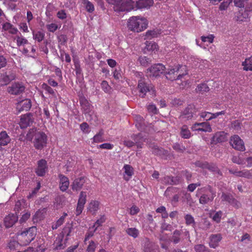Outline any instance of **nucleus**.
Segmentation results:
<instances>
[{
    "instance_id": "obj_1",
    "label": "nucleus",
    "mask_w": 252,
    "mask_h": 252,
    "mask_svg": "<svg viewBox=\"0 0 252 252\" xmlns=\"http://www.w3.org/2000/svg\"><path fill=\"white\" fill-rule=\"evenodd\" d=\"M27 139L32 141L33 138V145L37 150H42L46 146L47 137L42 131H37L36 128H31L26 135Z\"/></svg>"
},
{
    "instance_id": "obj_2",
    "label": "nucleus",
    "mask_w": 252,
    "mask_h": 252,
    "mask_svg": "<svg viewBox=\"0 0 252 252\" xmlns=\"http://www.w3.org/2000/svg\"><path fill=\"white\" fill-rule=\"evenodd\" d=\"M196 196L199 197V202L201 204H206L213 201L216 196V192L214 190L212 187L208 186L200 189L197 190Z\"/></svg>"
},
{
    "instance_id": "obj_3",
    "label": "nucleus",
    "mask_w": 252,
    "mask_h": 252,
    "mask_svg": "<svg viewBox=\"0 0 252 252\" xmlns=\"http://www.w3.org/2000/svg\"><path fill=\"white\" fill-rule=\"evenodd\" d=\"M148 26L147 20L144 18L132 17L129 19L127 27L131 31L137 32H140L146 29Z\"/></svg>"
},
{
    "instance_id": "obj_4",
    "label": "nucleus",
    "mask_w": 252,
    "mask_h": 252,
    "mask_svg": "<svg viewBox=\"0 0 252 252\" xmlns=\"http://www.w3.org/2000/svg\"><path fill=\"white\" fill-rule=\"evenodd\" d=\"M35 235V227H31L26 231L21 232L19 239L20 245H28L34 239Z\"/></svg>"
},
{
    "instance_id": "obj_5",
    "label": "nucleus",
    "mask_w": 252,
    "mask_h": 252,
    "mask_svg": "<svg viewBox=\"0 0 252 252\" xmlns=\"http://www.w3.org/2000/svg\"><path fill=\"white\" fill-rule=\"evenodd\" d=\"M137 90L139 93V96L144 97L147 92H152L153 94L155 90L152 85L144 77H141L138 80Z\"/></svg>"
},
{
    "instance_id": "obj_6",
    "label": "nucleus",
    "mask_w": 252,
    "mask_h": 252,
    "mask_svg": "<svg viewBox=\"0 0 252 252\" xmlns=\"http://www.w3.org/2000/svg\"><path fill=\"white\" fill-rule=\"evenodd\" d=\"M180 67L181 66L180 65L175 67L170 66L167 69V71H165V70L164 73L166 79L171 81L181 79L184 76V74H180L177 75V74L176 73L178 72Z\"/></svg>"
},
{
    "instance_id": "obj_7",
    "label": "nucleus",
    "mask_w": 252,
    "mask_h": 252,
    "mask_svg": "<svg viewBox=\"0 0 252 252\" xmlns=\"http://www.w3.org/2000/svg\"><path fill=\"white\" fill-rule=\"evenodd\" d=\"M134 5L133 0H121L114 8L115 11L127 12L133 9Z\"/></svg>"
},
{
    "instance_id": "obj_8",
    "label": "nucleus",
    "mask_w": 252,
    "mask_h": 252,
    "mask_svg": "<svg viewBox=\"0 0 252 252\" xmlns=\"http://www.w3.org/2000/svg\"><path fill=\"white\" fill-rule=\"evenodd\" d=\"M16 78V73L12 70H8L4 73H0V87L8 84Z\"/></svg>"
},
{
    "instance_id": "obj_9",
    "label": "nucleus",
    "mask_w": 252,
    "mask_h": 252,
    "mask_svg": "<svg viewBox=\"0 0 252 252\" xmlns=\"http://www.w3.org/2000/svg\"><path fill=\"white\" fill-rule=\"evenodd\" d=\"M197 109L193 104H189L182 112L180 118L182 119H191L192 118L197 117Z\"/></svg>"
},
{
    "instance_id": "obj_10",
    "label": "nucleus",
    "mask_w": 252,
    "mask_h": 252,
    "mask_svg": "<svg viewBox=\"0 0 252 252\" xmlns=\"http://www.w3.org/2000/svg\"><path fill=\"white\" fill-rule=\"evenodd\" d=\"M165 67L161 63L152 65L147 69V74L150 77H158L164 72Z\"/></svg>"
},
{
    "instance_id": "obj_11",
    "label": "nucleus",
    "mask_w": 252,
    "mask_h": 252,
    "mask_svg": "<svg viewBox=\"0 0 252 252\" xmlns=\"http://www.w3.org/2000/svg\"><path fill=\"white\" fill-rule=\"evenodd\" d=\"M131 138L134 142L130 140H125L124 141V144L128 148H131L136 144L138 148H141L142 143L144 141L143 137L141 133L133 134L131 136Z\"/></svg>"
},
{
    "instance_id": "obj_12",
    "label": "nucleus",
    "mask_w": 252,
    "mask_h": 252,
    "mask_svg": "<svg viewBox=\"0 0 252 252\" xmlns=\"http://www.w3.org/2000/svg\"><path fill=\"white\" fill-rule=\"evenodd\" d=\"M25 87L22 83L15 82L7 88V92L12 95H19L23 93Z\"/></svg>"
},
{
    "instance_id": "obj_13",
    "label": "nucleus",
    "mask_w": 252,
    "mask_h": 252,
    "mask_svg": "<svg viewBox=\"0 0 252 252\" xmlns=\"http://www.w3.org/2000/svg\"><path fill=\"white\" fill-rule=\"evenodd\" d=\"M230 143L233 148L236 150L244 151L245 150L244 143L238 135H235L230 139Z\"/></svg>"
},
{
    "instance_id": "obj_14",
    "label": "nucleus",
    "mask_w": 252,
    "mask_h": 252,
    "mask_svg": "<svg viewBox=\"0 0 252 252\" xmlns=\"http://www.w3.org/2000/svg\"><path fill=\"white\" fill-rule=\"evenodd\" d=\"M87 192L86 191H81L79 199L77 202V205L76 209V215L79 216L80 215L84 207V205L85 204L87 201Z\"/></svg>"
},
{
    "instance_id": "obj_15",
    "label": "nucleus",
    "mask_w": 252,
    "mask_h": 252,
    "mask_svg": "<svg viewBox=\"0 0 252 252\" xmlns=\"http://www.w3.org/2000/svg\"><path fill=\"white\" fill-rule=\"evenodd\" d=\"M48 167L46 160L41 159L38 161L37 166L35 169V173L38 176L43 177L48 171Z\"/></svg>"
},
{
    "instance_id": "obj_16",
    "label": "nucleus",
    "mask_w": 252,
    "mask_h": 252,
    "mask_svg": "<svg viewBox=\"0 0 252 252\" xmlns=\"http://www.w3.org/2000/svg\"><path fill=\"white\" fill-rule=\"evenodd\" d=\"M162 183L166 185H177L181 184L182 181V178L181 176H166L162 178Z\"/></svg>"
},
{
    "instance_id": "obj_17",
    "label": "nucleus",
    "mask_w": 252,
    "mask_h": 252,
    "mask_svg": "<svg viewBox=\"0 0 252 252\" xmlns=\"http://www.w3.org/2000/svg\"><path fill=\"white\" fill-rule=\"evenodd\" d=\"M34 122L33 115L28 113L21 116L20 126L22 128H25L31 126Z\"/></svg>"
},
{
    "instance_id": "obj_18",
    "label": "nucleus",
    "mask_w": 252,
    "mask_h": 252,
    "mask_svg": "<svg viewBox=\"0 0 252 252\" xmlns=\"http://www.w3.org/2000/svg\"><path fill=\"white\" fill-rule=\"evenodd\" d=\"M228 171L230 174H233L237 177H244L248 179L252 177V170H243L238 171L232 168L228 169Z\"/></svg>"
},
{
    "instance_id": "obj_19",
    "label": "nucleus",
    "mask_w": 252,
    "mask_h": 252,
    "mask_svg": "<svg viewBox=\"0 0 252 252\" xmlns=\"http://www.w3.org/2000/svg\"><path fill=\"white\" fill-rule=\"evenodd\" d=\"M227 139V134L224 131H219L216 132L212 137L211 143L216 144L218 143H221L226 141Z\"/></svg>"
},
{
    "instance_id": "obj_20",
    "label": "nucleus",
    "mask_w": 252,
    "mask_h": 252,
    "mask_svg": "<svg viewBox=\"0 0 252 252\" xmlns=\"http://www.w3.org/2000/svg\"><path fill=\"white\" fill-rule=\"evenodd\" d=\"M209 239V246L215 249L219 246V243L222 239V236L220 233L211 234L210 236Z\"/></svg>"
},
{
    "instance_id": "obj_21",
    "label": "nucleus",
    "mask_w": 252,
    "mask_h": 252,
    "mask_svg": "<svg viewBox=\"0 0 252 252\" xmlns=\"http://www.w3.org/2000/svg\"><path fill=\"white\" fill-rule=\"evenodd\" d=\"M32 106L31 100L29 99H26L17 103V109L19 112L22 111H28Z\"/></svg>"
},
{
    "instance_id": "obj_22",
    "label": "nucleus",
    "mask_w": 252,
    "mask_h": 252,
    "mask_svg": "<svg viewBox=\"0 0 252 252\" xmlns=\"http://www.w3.org/2000/svg\"><path fill=\"white\" fill-rule=\"evenodd\" d=\"M67 241V238L64 239V237L63 236V235L59 234L54 242L55 249L62 250L64 249L66 247Z\"/></svg>"
},
{
    "instance_id": "obj_23",
    "label": "nucleus",
    "mask_w": 252,
    "mask_h": 252,
    "mask_svg": "<svg viewBox=\"0 0 252 252\" xmlns=\"http://www.w3.org/2000/svg\"><path fill=\"white\" fill-rule=\"evenodd\" d=\"M86 179L84 177H80L76 178L71 185V188L73 190L78 191L80 190L85 183Z\"/></svg>"
},
{
    "instance_id": "obj_24",
    "label": "nucleus",
    "mask_w": 252,
    "mask_h": 252,
    "mask_svg": "<svg viewBox=\"0 0 252 252\" xmlns=\"http://www.w3.org/2000/svg\"><path fill=\"white\" fill-rule=\"evenodd\" d=\"M18 217L16 214H11L5 217L4 222L6 227H12L17 221Z\"/></svg>"
},
{
    "instance_id": "obj_25",
    "label": "nucleus",
    "mask_w": 252,
    "mask_h": 252,
    "mask_svg": "<svg viewBox=\"0 0 252 252\" xmlns=\"http://www.w3.org/2000/svg\"><path fill=\"white\" fill-rule=\"evenodd\" d=\"M221 198L222 201H227L229 204H231L233 206L238 208L240 206V203L237 200H236L235 198L233 197L231 195L229 194H226L225 193H222Z\"/></svg>"
},
{
    "instance_id": "obj_26",
    "label": "nucleus",
    "mask_w": 252,
    "mask_h": 252,
    "mask_svg": "<svg viewBox=\"0 0 252 252\" xmlns=\"http://www.w3.org/2000/svg\"><path fill=\"white\" fill-rule=\"evenodd\" d=\"M59 177L60 180V188L62 191H64L68 188L69 184L68 178L62 174H60Z\"/></svg>"
},
{
    "instance_id": "obj_27",
    "label": "nucleus",
    "mask_w": 252,
    "mask_h": 252,
    "mask_svg": "<svg viewBox=\"0 0 252 252\" xmlns=\"http://www.w3.org/2000/svg\"><path fill=\"white\" fill-rule=\"evenodd\" d=\"M154 3L153 0H139L136 1V5L137 8H149Z\"/></svg>"
},
{
    "instance_id": "obj_28",
    "label": "nucleus",
    "mask_w": 252,
    "mask_h": 252,
    "mask_svg": "<svg viewBox=\"0 0 252 252\" xmlns=\"http://www.w3.org/2000/svg\"><path fill=\"white\" fill-rule=\"evenodd\" d=\"M73 223H67L63 227V231L60 234L63 235V237H65V238L68 239V237L71 235V232L73 229Z\"/></svg>"
},
{
    "instance_id": "obj_29",
    "label": "nucleus",
    "mask_w": 252,
    "mask_h": 252,
    "mask_svg": "<svg viewBox=\"0 0 252 252\" xmlns=\"http://www.w3.org/2000/svg\"><path fill=\"white\" fill-rule=\"evenodd\" d=\"M143 251L144 252H158L156 246L147 238L145 242Z\"/></svg>"
},
{
    "instance_id": "obj_30",
    "label": "nucleus",
    "mask_w": 252,
    "mask_h": 252,
    "mask_svg": "<svg viewBox=\"0 0 252 252\" xmlns=\"http://www.w3.org/2000/svg\"><path fill=\"white\" fill-rule=\"evenodd\" d=\"M152 153L155 155L160 156L162 158L167 157L169 155L168 151L162 148H159L157 146H154L152 148Z\"/></svg>"
},
{
    "instance_id": "obj_31",
    "label": "nucleus",
    "mask_w": 252,
    "mask_h": 252,
    "mask_svg": "<svg viewBox=\"0 0 252 252\" xmlns=\"http://www.w3.org/2000/svg\"><path fill=\"white\" fill-rule=\"evenodd\" d=\"M11 139L5 131L0 132V146H4L10 143Z\"/></svg>"
},
{
    "instance_id": "obj_32",
    "label": "nucleus",
    "mask_w": 252,
    "mask_h": 252,
    "mask_svg": "<svg viewBox=\"0 0 252 252\" xmlns=\"http://www.w3.org/2000/svg\"><path fill=\"white\" fill-rule=\"evenodd\" d=\"M81 107L86 114L90 113L91 111V106L85 97H82L79 100Z\"/></svg>"
},
{
    "instance_id": "obj_33",
    "label": "nucleus",
    "mask_w": 252,
    "mask_h": 252,
    "mask_svg": "<svg viewBox=\"0 0 252 252\" xmlns=\"http://www.w3.org/2000/svg\"><path fill=\"white\" fill-rule=\"evenodd\" d=\"M180 135L184 139H189L192 136L191 133L186 125H184L181 127Z\"/></svg>"
},
{
    "instance_id": "obj_34",
    "label": "nucleus",
    "mask_w": 252,
    "mask_h": 252,
    "mask_svg": "<svg viewBox=\"0 0 252 252\" xmlns=\"http://www.w3.org/2000/svg\"><path fill=\"white\" fill-rule=\"evenodd\" d=\"M195 126H199L198 131L211 132L212 131V127L210 124L208 122L196 123Z\"/></svg>"
},
{
    "instance_id": "obj_35",
    "label": "nucleus",
    "mask_w": 252,
    "mask_h": 252,
    "mask_svg": "<svg viewBox=\"0 0 252 252\" xmlns=\"http://www.w3.org/2000/svg\"><path fill=\"white\" fill-rule=\"evenodd\" d=\"M161 33L160 30L156 29L153 30H149L146 32L145 39H151L157 37Z\"/></svg>"
},
{
    "instance_id": "obj_36",
    "label": "nucleus",
    "mask_w": 252,
    "mask_h": 252,
    "mask_svg": "<svg viewBox=\"0 0 252 252\" xmlns=\"http://www.w3.org/2000/svg\"><path fill=\"white\" fill-rule=\"evenodd\" d=\"M99 203L97 201L93 200L89 205L88 210L93 214H95L99 209Z\"/></svg>"
},
{
    "instance_id": "obj_37",
    "label": "nucleus",
    "mask_w": 252,
    "mask_h": 252,
    "mask_svg": "<svg viewBox=\"0 0 252 252\" xmlns=\"http://www.w3.org/2000/svg\"><path fill=\"white\" fill-rule=\"evenodd\" d=\"M138 61L142 66H147L152 63V60L151 57L141 56L138 58Z\"/></svg>"
},
{
    "instance_id": "obj_38",
    "label": "nucleus",
    "mask_w": 252,
    "mask_h": 252,
    "mask_svg": "<svg viewBox=\"0 0 252 252\" xmlns=\"http://www.w3.org/2000/svg\"><path fill=\"white\" fill-rule=\"evenodd\" d=\"M248 16L249 15L247 12L245 11H239L237 13L236 20L239 22H244L248 18Z\"/></svg>"
},
{
    "instance_id": "obj_39",
    "label": "nucleus",
    "mask_w": 252,
    "mask_h": 252,
    "mask_svg": "<svg viewBox=\"0 0 252 252\" xmlns=\"http://www.w3.org/2000/svg\"><path fill=\"white\" fill-rule=\"evenodd\" d=\"M181 232L180 230H175L171 238V241L174 244H177L181 241Z\"/></svg>"
},
{
    "instance_id": "obj_40",
    "label": "nucleus",
    "mask_w": 252,
    "mask_h": 252,
    "mask_svg": "<svg viewBox=\"0 0 252 252\" xmlns=\"http://www.w3.org/2000/svg\"><path fill=\"white\" fill-rule=\"evenodd\" d=\"M205 167L207 168L208 170H209L210 171L213 172L214 174H217L219 175H221V172H220V170L219 169V168L214 164L211 163L209 164L207 163L206 164Z\"/></svg>"
},
{
    "instance_id": "obj_41",
    "label": "nucleus",
    "mask_w": 252,
    "mask_h": 252,
    "mask_svg": "<svg viewBox=\"0 0 252 252\" xmlns=\"http://www.w3.org/2000/svg\"><path fill=\"white\" fill-rule=\"evenodd\" d=\"M126 233L133 238H137L139 234V230L134 227L128 228L126 230Z\"/></svg>"
},
{
    "instance_id": "obj_42",
    "label": "nucleus",
    "mask_w": 252,
    "mask_h": 252,
    "mask_svg": "<svg viewBox=\"0 0 252 252\" xmlns=\"http://www.w3.org/2000/svg\"><path fill=\"white\" fill-rule=\"evenodd\" d=\"M242 65L244 66V70H252V56L246 59L245 61L242 63Z\"/></svg>"
},
{
    "instance_id": "obj_43",
    "label": "nucleus",
    "mask_w": 252,
    "mask_h": 252,
    "mask_svg": "<svg viewBox=\"0 0 252 252\" xmlns=\"http://www.w3.org/2000/svg\"><path fill=\"white\" fill-rule=\"evenodd\" d=\"M195 91L197 93L202 94L204 92H208L209 91V88L206 83H203L198 85Z\"/></svg>"
},
{
    "instance_id": "obj_44",
    "label": "nucleus",
    "mask_w": 252,
    "mask_h": 252,
    "mask_svg": "<svg viewBox=\"0 0 252 252\" xmlns=\"http://www.w3.org/2000/svg\"><path fill=\"white\" fill-rule=\"evenodd\" d=\"M32 34L33 39L39 42L43 40L45 36V34L41 31H33Z\"/></svg>"
},
{
    "instance_id": "obj_45",
    "label": "nucleus",
    "mask_w": 252,
    "mask_h": 252,
    "mask_svg": "<svg viewBox=\"0 0 252 252\" xmlns=\"http://www.w3.org/2000/svg\"><path fill=\"white\" fill-rule=\"evenodd\" d=\"M83 3L88 12L92 13L94 10V4L89 0H83Z\"/></svg>"
},
{
    "instance_id": "obj_46",
    "label": "nucleus",
    "mask_w": 252,
    "mask_h": 252,
    "mask_svg": "<svg viewBox=\"0 0 252 252\" xmlns=\"http://www.w3.org/2000/svg\"><path fill=\"white\" fill-rule=\"evenodd\" d=\"M103 134L104 132L103 130L101 129L99 130V132L95 134L93 137L94 142L99 143L104 141L105 139L103 137Z\"/></svg>"
},
{
    "instance_id": "obj_47",
    "label": "nucleus",
    "mask_w": 252,
    "mask_h": 252,
    "mask_svg": "<svg viewBox=\"0 0 252 252\" xmlns=\"http://www.w3.org/2000/svg\"><path fill=\"white\" fill-rule=\"evenodd\" d=\"M186 223L188 225H191L194 226L195 222L193 217L190 214H187L185 216Z\"/></svg>"
},
{
    "instance_id": "obj_48",
    "label": "nucleus",
    "mask_w": 252,
    "mask_h": 252,
    "mask_svg": "<svg viewBox=\"0 0 252 252\" xmlns=\"http://www.w3.org/2000/svg\"><path fill=\"white\" fill-rule=\"evenodd\" d=\"M75 163V160L71 157H68L66 159V162L64 166L67 171L70 170V168L72 167Z\"/></svg>"
},
{
    "instance_id": "obj_49",
    "label": "nucleus",
    "mask_w": 252,
    "mask_h": 252,
    "mask_svg": "<svg viewBox=\"0 0 252 252\" xmlns=\"http://www.w3.org/2000/svg\"><path fill=\"white\" fill-rule=\"evenodd\" d=\"M105 220L106 219L104 216H101V217L99 219H98L94 223L92 227V228H95L97 229L99 226H101L102 224V223L105 222Z\"/></svg>"
},
{
    "instance_id": "obj_50",
    "label": "nucleus",
    "mask_w": 252,
    "mask_h": 252,
    "mask_svg": "<svg viewBox=\"0 0 252 252\" xmlns=\"http://www.w3.org/2000/svg\"><path fill=\"white\" fill-rule=\"evenodd\" d=\"M172 147L174 150L180 153H183L186 150V148L184 146L178 143H175Z\"/></svg>"
},
{
    "instance_id": "obj_51",
    "label": "nucleus",
    "mask_w": 252,
    "mask_h": 252,
    "mask_svg": "<svg viewBox=\"0 0 252 252\" xmlns=\"http://www.w3.org/2000/svg\"><path fill=\"white\" fill-rule=\"evenodd\" d=\"M124 168L125 169V173L127 176H131L133 174V168L131 166L128 164H126L124 165Z\"/></svg>"
},
{
    "instance_id": "obj_52",
    "label": "nucleus",
    "mask_w": 252,
    "mask_h": 252,
    "mask_svg": "<svg viewBox=\"0 0 252 252\" xmlns=\"http://www.w3.org/2000/svg\"><path fill=\"white\" fill-rule=\"evenodd\" d=\"M222 216V212L221 211H218L213 216L212 219L217 223H219L220 221Z\"/></svg>"
},
{
    "instance_id": "obj_53",
    "label": "nucleus",
    "mask_w": 252,
    "mask_h": 252,
    "mask_svg": "<svg viewBox=\"0 0 252 252\" xmlns=\"http://www.w3.org/2000/svg\"><path fill=\"white\" fill-rule=\"evenodd\" d=\"M20 243L15 240H10L8 244V247L11 250H14L17 248Z\"/></svg>"
},
{
    "instance_id": "obj_54",
    "label": "nucleus",
    "mask_w": 252,
    "mask_h": 252,
    "mask_svg": "<svg viewBox=\"0 0 252 252\" xmlns=\"http://www.w3.org/2000/svg\"><path fill=\"white\" fill-rule=\"evenodd\" d=\"M158 45L155 42H146V48L148 51H154L158 47Z\"/></svg>"
},
{
    "instance_id": "obj_55",
    "label": "nucleus",
    "mask_w": 252,
    "mask_h": 252,
    "mask_svg": "<svg viewBox=\"0 0 252 252\" xmlns=\"http://www.w3.org/2000/svg\"><path fill=\"white\" fill-rule=\"evenodd\" d=\"M42 88L48 93L52 94L53 96L55 95V93L53 89H52L49 86L45 83H43L42 85Z\"/></svg>"
},
{
    "instance_id": "obj_56",
    "label": "nucleus",
    "mask_w": 252,
    "mask_h": 252,
    "mask_svg": "<svg viewBox=\"0 0 252 252\" xmlns=\"http://www.w3.org/2000/svg\"><path fill=\"white\" fill-rule=\"evenodd\" d=\"M101 86L102 89L105 93H109L110 92L111 88L106 81H103L101 83Z\"/></svg>"
},
{
    "instance_id": "obj_57",
    "label": "nucleus",
    "mask_w": 252,
    "mask_h": 252,
    "mask_svg": "<svg viewBox=\"0 0 252 252\" xmlns=\"http://www.w3.org/2000/svg\"><path fill=\"white\" fill-rule=\"evenodd\" d=\"M147 109L149 113L156 114L158 112V109L156 105L154 104H150L147 106Z\"/></svg>"
},
{
    "instance_id": "obj_58",
    "label": "nucleus",
    "mask_w": 252,
    "mask_h": 252,
    "mask_svg": "<svg viewBox=\"0 0 252 252\" xmlns=\"http://www.w3.org/2000/svg\"><path fill=\"white\" fill-rule=\"evenodd\" d=\"M194 250L196 252H208V250L206 247L202 244L195 245Z\"/></svg>"
},
{
    "instance_id": "obj_59",
    "label": "nucleus",
    "mask_w": 252,
    "mask_h": 252,
    "mask_svg": "<svg viewBox=\"0 0 252 252\" xmlns=\"http://www.w3.org/2000/svg\"><path fill=\"white\" fill-rule=\"evenodd\" d=\"M214 38V36L213 34H210L207 36H202L201 37V40L203 42H208L210 43H212L213 42Z\"/></svg>"
},
{
    "instance_id": "obj_60",
    "label": "nucleus",
    "mask_w": 252,
    "mask_h": 252,
    "mask_svg": "<svg viewBox=\"0 0 252 252\" xmlns=\"http://www.w3.org/2000/svg\"><path fill=\"white\" fill-rule=\"evenodd\" d=\"M16 40L17 44L18 46H20L28 43V40L23 37L17 36Z\"/></svg>"
},
{
    "instance_id": "obj_61",
    "label": "nucleus",
    "mask_w": 252,
    "mask_h": 252,
    "mask_svg": "<svg viewBox=\"0 0 252 252\" xmlns=\"http://www.w3.org/2000/svg\"><path fill=\"white\" fill-rule=\"evenodd\" d=\"M135 119L137 122H139L138 124H136V126L138 127V128L139 130H142V125L143 124V122H144V120H143V118L140 116L137 115V116H136Z\"/></svg>"
},
{
    "instance_id": "obj_62",
    "label": "nucleus",
    "mask_w": 252,
    "mask_h": 252,
    "mask_svg": "<svg viewBox=\"0 0 252 252\" xmlns=\"http://www.w3.org/2000/svg\"><path fill=\"white\" fill-rule=\"evenodd\" d=\"M96 248V245L93 241H91L87 249V252H94Z\"/></svg>"
},
{
    "instance_id": "obj_63",
    "label": "nucleus",
    "mask_w": 252,
    "mask_h": 252,
    "mask_svg": "<svg viewBox=\"0 0 252 252\" xmlns=\"http://www.w3.org/2000/svg\"><path fill=\"white\" fill-rule=\"evenodd\" d=\"M246 1L247 0H234V3L235 6L240 8H243L244 7Z\"/></svg>"
},
{
    "instance_id": "obj_64",
    "label": "nucleus",
    "mask_w": 252,
    "mask_h": 252,
    "mask_svg": "<svg viewBox=\"0 0 252 252\" xmlns=\"http://www.w3.org/2000/svg\"><path fill=\"white\" fill-rule=\"evenodd\" d=\"M94 230H91V228H90L88 231L87 232L85 238V241H87L89 240L91 237H92L94 234V232L97 230L96 228H94Z\"/></svg>"
}]
</instances>
